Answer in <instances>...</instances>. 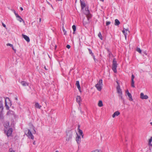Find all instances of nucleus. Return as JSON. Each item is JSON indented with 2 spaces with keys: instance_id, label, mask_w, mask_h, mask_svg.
I'll return each instance as SVG.
<instances>
[{
  "instance_id": "nucleus-6",
  "label": "nucleus",
  "mask_w": 152,
  "mask_h": 152,
  "mask_svg": "<svg viewBox=\"0 0 152 152\" xmlns=\"http://www.w3.org/2000/svg\"><path fill=\"white\" fill-rule=\"evenodd\" d=\"M12 132V128H10L7 131L6 133V135L8 137L11 136Z\"/></svg>"
},
{
  "instance_id": "nucleus-57",
  "label": "nucleus",
  "mask_w": 152,
  "mask_h": 152,
  "mask_svg": "<svg viewBox=\"0 0 152 152\" xmlns=\"http://www.w3.org/2000/svg\"><path fill=\"white\" fill-rule=\"evenodd\" d=\"M51 6L52 7V8H53V7H52V5H51Z\"/></svg>"
},
{
  "instance_id": "nucleus-46",
  "label": "nucleus",
  "mask_w": 152,
  "mask_h": 152,
  "mask_svg": "<svg viewBox=\"0 0 152 152\" xmlns=\"http://www.w3.org/2000/svg\"><path fill=\"white\" fill-rule=\"evenodd\" d=\"M34 133H36V131L34 129Z\"/></svg>"
},
{
  "instance_id": "nucleus-2",
  "label": "nucleus",
  "mask_w": 152,
  "mask_h": 152,
  "mask_svg": "<svg viewBox=\"0 0 152 152\" xmlns=\"http://www.w3.org/2000/svg\"><path fill=\"white\" fill-rule=\"evenodd\" d=\"M117 67V64L115 59L114 58L113 61V64L112 66V69L115 73L117 72L116 68Z\"/></svg>"
},
{
  "instance_id": "nucleus-40",
  "label": "nucleus",
  "mask_w": 152,
  "mask_h": 152,
  "mask_svg": "<svg viewBox=\"0 0 152 152\" xmlns=\"http://www.w3.org/2000/svg\"><path fill=\"white\" fill-rule=\"evenodd\" d=\"M125 30L126 31H128L129 33V31L128 30V29H125Z\"/></svg>"
},
{
  "instance_id": "nucleus-5",
  "label": "nucleus",
  "mask_w": 152,
  "mask_h": 152,
  "mask_svg": "<svg viewBox=\"0 0 152 152\" xmlns=\"http://www.w3.org/2000/svg\"><path fill=\"white\" fill-rule=\"evenodd\" d=\"M76 99L77 102L79 104V107H80V102L81 101V98L80 96H77L76 97ZM78 109H80V111H81V108L80 107H78Z\"/></svg>"
},
{
  "instance_id": "nucleus-52",
  "label": "nucleus",
  "mask_w": 152,
  "mask_h": 152,
  "mask_svg": "<svg viewBox=\"0 0 152 152\" xmlns=\"http://www.w3.org/2000/svg\"><path fill=\"white\" fill-rule=\"evenodd\" d=\"M100 1H103L104 0H100Z\"/></svg>"
},
{
  "instance_id": "nucleus-3",
  "label": "nucleus",
  "mask_w": 152,
  "mask_h": 152,
  "mask_svg": "<svg viewBox=\"0 0 152 152\" xmlns=\"http://www.w3.org/2000/svg\"><path fill=\"white\" fill-rule=\"evenodd\" d=\"M86 17V18H84L83 20V25L85 26L90 23L91 22L90 19L91 18L90 15L88 17Z\"/></svg>"
},
{
  "instance_id": "nucleus-37",
  "label": "nucleus",
  "mask_w": 152,
  "mask_h": 152,
  "mask_svg": "<svg viewBox=\"0 0 152 152\" xmlns=\"http://www.w3.org/2000/svg\"><path fill=\"white\" fill-rule=\"evenodd\" d=\"M94 151V152H102L101 151L98 150H96Z\"/></svg>"
},
{
  "instance_id": "nucleus-14",
  "label": "nucleus",
  "mask_w": 152,
  "mask_h": 152,
  "mask_svg": "<svg viewBox=\"0 0 152 152\" xmlns=\"http://www.w3.org/2000/svg\"><path fill=\"white\" fill-rule=\"evenodd\" d=\"M80 2L81 5L82 9H83L86 6V4L84 1L80 0Z\"/></svg>"
},
{
  "instance_id": "nucleus-39",
  "label": "nucleus",
  "mask_w": 152,
  "mask_h": 152,
  "mask_svg": "<svg viewBox=\"0 0 152 152\" xmlns=\"http://www.w3.org/2000/svg\"><path fill=\"white\" fill-rule=\"evenodd\" d=\"M66 47L67 48L69 49L70 48V46L69 45H67Z\"/></svg>"
},
{
  "instance_id": "nucleus-15",
  "label": "nucleus",
  "mask_w": 152,
  "mask_h": 152,
  "mask_svg": "<svg viewBox=\"0 0 152 152\" xmlns=\"http://www.w3.org/2000/svg\"><path fill=\"white\" fill-rule=\"evenodd\" d=\"M7 100L9 102H10V101L9 99L8 98H7V99H5V106L6 107L7 110H9V107L8 105H7Z\"/></svg>"
},
{
  "instance_id": "nucleus-26",
  "label": "nucleus",
  "mask_w": 152,
  "mask_h": 152,
  "mask_svg": "<svg viewBox=\"0 0 152 152\" xmlns=\"http://www.w3.org/2000/svg\"><path fill=\"white\" fill-rule=\"evenodd\" d=\"M72 28L73 31V33L74 34L76 30V27L75 26V25H73L72 26Z\"/></svg>"
},
{
  "instance_id": "nucleus-45",
  "label": "nucleus",
  "mask_w": 152,
  "mask_h": 152,
  "mask_svg": "<svg viewBox=\"0 0 152 152\" xmlns=\"http://www.w3.org/2000/svg\"><path fill=\"white\" fill-rule=\"evenodd\" d=\"M44 68L46 70H48V69L46 68L45 66Z\"/></svg>"
},
{
  "instance_id": "nucleus-41",
  "label": "nucleus",
  "mask_w": 152,
  "mask_h": 152,
  "mask_svg": "<svg viewBox=\"0 0 152 152\" xmlns=\"http://www.w3.org/2000/svg\"><path fill=\"white\" fill-rule=\"evenodd\" d=\"M2 25L3 26V27H6V26L5 25V24H4V23H2Z\"/></svg>"
},
{
  "instance_id": "nucleus-19",
  "label": "nucleus",
  "mask_w": 152,
  "mask_h": 152,
  "mask_svg": "<svg viewBox=\"0 0 152 152\" xmlns=\"http://www.w3.org/2000/svg\"><path fill=\"white\" fill-rule=\"evenodd\" d=\"M76 85L78 90L80 91L81 90V88L79 84V82L78 81H76Z\"/></svg>"
},
{
  "instance_id": "nucleus-10",
  "label": "nucleus",
  "mask_w": 152,
  "mask_h": 152,
  "mask_svg": "<svg viewBox=\"0 0 152 152\" xmlns=\"http://www.w3.org/2000/svg\"><path fill=\"white\" fill-rule=\"evenodd\" d=\"M148 97L147 95H144L143 93L140 94V98L142 99H147L148 98Z\"/></svg>"
},
{
  "instance_id": "nucleus-1",
  "label": "nucleus",
  "mask_w": 152,
  "mask_h": 152,
  "mask_svg": "<svg viewBox=\"0 0 152 152\" xmlns=\"http://www.w3.org/2000/svg\"><path fill=\"white\" fill-rule=\"evenodd\" d=\"M102 80L101 79L99 80L98 83L95 85V86L98 91H100L102 88Z\"/></svg>"
},
{
  "instance_id": "nucleus-18",
  "label": "nucleus",
  "mask_w": 152,
  "mask_h": 152,
  "mask_svg": "<svg viewBox=\"0 0 152 152\" xmlns=\"http://www.w3.org/2000/svg\"><path fill=\"white\" fill-rule=\"evenodd\" d=\"M120 114V112L118 111L115 112L112 115V117L113 118H114L116 116Z\"/></svg>"
},
{
  "instance_id": "nucleus-13",
  "label": "nucleus",
  "mask_w": 152,
  "mask_h": 152,
  "mask_svg": "<svg viewBox=\"0 0 152 152\" xmlns=\"http://www.w3.org/2000/svg\"><path fill=\"white\" fill-rule=\"evenodd\" d=\"M22 36L27 42H29L30 40V39L29 37L28 36H26V35L22 34Z\"/></svg>"
},
{
  "instance_id": "nucleus-53",
  "label": "nucleus",
  "mask_w": 152,
  "mask_h": 152,
  "mask_svg": "<svg viewBox=\"0 0 152 152\" xmlns=\"http://www.w3.org/2000/svg\"><path fill=\"white\" fill-rule=\"evenodd\" d=\"M17 14H18L17 13H15V16H16V15Z\"/></svg>"
},
{
  "instance_id": "nucleus-44",
  "label": "nucleus",
  "mask_w": 152,
  "mask_h": 152,
  "mask_svg": "<svg viewBox=\"0 0 152 152\" xmlns=\"http://www.w3.org/2000/svg\"><path fill=\"white\" fill-rule=\"evenodd\" d=\"M93 58H94V61H95V56H94V55H93Z\"/></svg>"
},
{
  "instance_id": "nucleus-32",
  "label": "nucleus",
  "mask_w": 152,
  "mask_h": 152,
  "mask_svg": "<svg viewBox=\"0 0 152 152\" xmlns=\"http://www.w3.org/2000/svg\"><path fill=\"white\" fill-rule=\"evenodd\" d=\"M62 28H63V31L64 32V35H66V31H65V29H64V27L63 26L62 27Z\"/></svg>"
},
{
  "instance_id": "nucleus-31",
  "label": "nucleus",
  "mask_w": 152,
  "mask_h": 152,
  "mask_svg": "<svg viewBox=\"0 0 152 152\" xmlns=\"http://www.w3.org/2000/svg\"><path fill=\"white\" fill-rule=\"evenodd\" d=\"M122 32L124 34L125 36V38H126L127 34L126 33L125 31V28H124V30L123 31H122Z\"/></svg>"
},
{
  "instance_id": "nucleus-34",
  "label": "nucleus",
  "mask_w": 152,
  "mask_h": 152,
  "mask_svg": "<svg viewBox=\"0 0 152 152\" xmlns=\"http://www.w3.org/2000/svg\"><path fill=\"white\" fill-rule=\"evenodd\" d=\"M119 96L120 97L121 99H123V98L122 96V93L119 94Z\"/></svg>"
},
{
  "instance_id": "nucleus-50",
  "label": "nucleus",
  "mask_w": 152,
  "mask_h": 152,
  "mask_svg": "<svg viewBox=\"0 0 152 152\" xmlns=\"http://www.w3.org/2000/svg\"><path fill=\"white\" fill-rule=\"evenodd\" d=\"M15 99V100H18V98L17 97H16Z\"/></svg>"
},
{
  "instance_id": "nucleus-48",
  "label": "nucleus",
  "mask_w": 152,
  "mask_h": 152,
  "mask_svg": "<svg viewBox=\"0 0 152 152\" xmlns=\"http://www.w3.org/2000/svg\"><path fill=\"white\" fill-rule=\"evenodd\" d=\"M35 144H36L35 142V141H34V142H33V144L34 145H35Z\"/></svg>"
},
{
  "instance_id": "nucleus-20",
  "label": "nucleus",
  "mask_w": 152,
  "mask_h": 152,
  "mask_svg": "<svg viewBox=\"0 0 152 152\" xmlns=\"http://www.w3.org/2000/svg\"><path fill=\"white\" fill-rule=\"evenodd\" d=\"M35 107L36 108L39 109H40L42 107L40 105L39 103L38 102H35Z\"/></svg>"
},
{
  "instance_id": "nucleus-17",
  "label": "nucleus",
  "mask_w": 152,
  "mask_h": 152,
  "mask_svg": "<svg viewBox=\"0 0 152 152\" xmlns=\"http://www.w3.org/2000/svg\"><path fill=\"white\" fill-rule=\"evenodd\" d=\"M4 109L2 102L1 101H0V113H1Z\"/></svg>"
},
{
  "instance_id": "nucleus-12",
  "label": "nucleus",
  "mask_w": 152,
  "mask_h": 152,
  "mask_svg": "<svg viewBox=\"0 0 152 152\" xmlns=\"http://www.w3.org/2000/svg\"><path fill=\"white\" fill-rule=\"evenodd\" d=\"M134 76L133 74H132V78H131V86L132 87L134 88L135 87V86L134 85Z\"/></svg>"
},
{
  "instance_id": "nucleus-30",
  "label": "nucleus",
  "mask_w": 152,
  "mask_h": 152,
  "mask_svg": "<svg viewBox=\"0 0 152 152\" xmlns=\"http://www.w3.org/2000/svg\"><path fill=\"white\" fill-rule=\"evenodd\" d=\"M7 46H10L11 47H12V49H13L14 50H15L14 48H13V45L11 44H10V43H8L7 44Z\"/></svg>"
},
{
  "instance_id": "nucleus-29",
  "label": "nucleus",
  "mask_w": 152,
  "mask_h": 152,
  "mask_svg": "<svg viewBox=\"0 0 152 152\" xmlns=\"http://www.w3.org/2000/svg\"><path fill=\"white\" fill-rule=\"evenodd\" d=\"M9 123H7L5 124H4V127L6 128H7L9 127Z\"/></svg>"
},
{
  "instance_id": "nucleus-8",
  "label": "nucleus",
  "mask_w": 152,
  "mask_h": 152,
  "mask_svg": "<svg viewBox=\"0 0 152 152\" xmlns=\"http://www.w3.org/2000/svg\"><path fill=\"white\" fill-rule=\"evenodd\" d=\"M85 14L86 15V17H88L90 15L91 16V17H92V15L90 14L89 11L87 8H85Z\"/></svg>"
},
{
  "instance_id": "nucleus-28",
  "label": "nucleus",
  "mask_w": 152,
  "mask_h": 152,
  "mask_svg": "<svg viewBox=\"0 0 152 152\" xmlns=\"http://www.w3.org/2000/svg\"><path fill=\"white\" fill-rule=\"evenodd\" d=\"M136 50L139 53H141L142 51H141V49H140V48H137Z\"/></svg>"
},
{
  "instance_id": "nucleus-27",
  "label": "nucleus",
  "mask_w": 152,
  "mask_h": 152,
  "mask_svg": "<svg viewBox=\"0 0 152 152\" xmlns=\"http://www.w3.org/2000/svg\"><path fill=\"white\" fill-rule=\"evenodd\" d=\"M98 36L101 40H102V37L100 32H99V33L98 34Z\"/></svg>"
},
{
  "instance_id": "nucleus-7",
  "label": "nucleus",
  "mask_w": 152,
  "mask_h": 152,
  "mask_svg": "<svg viewBox=\"0 0 152 152\" xmlns=\"http://www.w3.org/2000/svg\"><path fill=\"white\" fill-rule=\"evenodd\" d=\"M29 138H31V139L33 140L34 137L32 134L31 132L29 129L28 130V132L27 134Z\"/></svg>"
},
{
  "instance_id": "nucleus-16",
  "label": "nucleus",
  "mask_w": 152,
  "mask_h": 152,
  "mask_svg": "<svg viewBox=\"0 0 152 152\" xmlns=\"http://www.w3.org/2000/svg\"><path fill=\"white\" fill-rule=\"evenodd\" d=\"M21 84L23 86H28V83H27L26 82L23 81L20 82Z\"/></svg>"
},
{
  "instance_id": "nucleus-49",
  "label": "nucleus",
  "mask_w": 152,
  "mask_h": 152,
  "mask_svg": "<svg viewBox=\"0 0 152 152\" xmlns=\"http://www.w3.org/2000/svg\"><path fill=\"white\" fill-rule=\"evenodd\" d=\"M13 11L14 12L15 14V13H16L15 11L14 10H13Z\"/></svg>"
},
{
  "instance_id": "nucleus-25",
  "label": "nucleus",
  "mask_w": 152,
  "mask_h": 152,
  "mask_svg": "<svg viewBox=\"0 0 152 152\" xmlns=\"http://www.w3.org/2000/svg\"><path fill=\"white\" fill-rule=\"evenodd\" d=\"M17 20L20 22H21L22 21H23V23L25 22L24 21H23L22 18L20 16L19 17H18V18Z\"/></svg>"
},
{
  "instance_id": "nucleus-23",
  "label": "nucleus",
  "mask_w": 152,
  "mask_h": 152,
  "mask_svg": "<svg viewBox=\"0 0 152 152\" xmlns=\"http://www.w3.org/2000/svg\"><path fill=\"white\" fill-rule=\"evenodd\" d=\"M78 130L79 133L81 135L82 137H83V131L82 130L80 129L79 128H78Z\"/></svg>"
},
{
  "instance_id": "nucleus-11",
  "label": "nucleus",
  "mask_w": 152,
  "mask_h": 152,
  "mask_svg": "<svg viewBox=\"0 0 152 152\" xmlns=\"http://www.w3.org/2000/svg\"><path fill=\"white\" fill-rule=\"evenodd\" d=\"M126 93L127 95L129 97V100L130 101H132L133 100V99L132 97V95L131 94L129 93V91L128 90H127L126 91Z\"/></svg>"
},
{
  "instance_id": "nucleus-9",
  "label": "nucleus",
  "mask_w": 152,
  "mask_h": 152,
  "mask_svg": "<svg viewBox=\"0 0 152 152\" xmlns=\"http://www.w3.org/2000/svg\"><path fill=\"white\" fill-rule=\"evenodd\" d=\"M117 83L118 84V85L116 87L117 92L119 94H121V93H122V92L120 88V86L119 85L118 82H117Z\"/></svg>"
},
{
  "instance_id": "nucleus-35",
  "label": "nucleus",
  "mask_w": 152,
  "mask_h": 152,
  "mask_svg": "<svg viewBox=\"0 0 152 152\" xmlns=\"http://www.w3.org/2000/svg\"><path fill=\"white\" fill-rule=\"evenodd\" d=\"M110 23V21H107L106 23V26H108Z\"/></svg>"
},
{
  "instance_id": "nucleus-42",
  "label": "nucleus",
  "mask_w": 152,
  "mask_h": 152,
  "mask_svg": "<svg viewBox=\"0 0 152 152\" xmlns=\"http://www.w3.org/2000/svg\"><path fill=\"white\" fill-rule=\"evenodd\" d=\"M16 17L17 18H18V17H19L20 16L19 15H18V14H17L16 15Z\"/></svg>"
},
{
  "instance_id": "nucleus-38",
  "label": "nucleus",
  "mask_w": 152,
  "mask_h": 152,
  "mask_svg": "<svg viewBox=\"0 0 152 152\" xmlns=\"http://www.w3.org/2000/svg\"><path fill=\"white\" fill-rule=\"evenodd\" d=\"M152 140V138L151 137V138L149 139V143L150 144Z\"/></svg>"
},
{
  "instance_id": "nucleus-21",
  "label": "nucleus",
  "mask_w": 152,
  "mask_h": 152,
  "mask_svg": "<svg viewBox=\"0 0 152 152\" xmlns=\"http://www.w3.org/2000/svg\"><path fill=\"white\" fill-rule=\"evenodd\" d=\"M80 139L81 138L80 136L77 135V137L76 139V141L77 143H80Z\"/></svg>"
},
{
  "instance_id": "nucleus-56",
  "label": "nucleus",
  "mask_w": 152,
  "mask_h": 152,
  "mask_svg": "<svg viewBox=\"0 0 152 152\" xmlns=\"http://www.w3.org/2000/svg\"><path fill=\"white\" fill-rule=\"evenodd\" d=\"M58 1H62V0H58Z\"/></svg>"
},
{
  "instance_id": "nucleus-54",
  "label": "nucleus",
  "mask_w": 152,
  "mask_h": 152,
  "mask_svg": "<svg viewBox=\"0 0 152 152\" xmlns=\"http://www.w3.org/2000/svg\"><path fill=\"white\" fill-rule=\"evenodd\" d=\"M56 152H59V151H56Z\"/></svg>"
},
{
  "instance_id": "nucleus-55",
  "label": "nucleus",
  "mask_w": 152,
  "mask_h": 152,
  "mask_svg": "<svg viewBox=\"0 0 152 152\" xmlns=\"http://www.w3.org/2000/svg\"><path fill=\"white\" fill-rule=\"evenodd\" d=\"M150 124L152 125V122L150 123Z\"/></svg>"
},
{
  "instance_id": "nucleus-33",
  "label": "nucleus",
  "mask_w": 152,
  "mask_h": 152,
  "mask_svg": "<svg viewBox=\"0 0 152 152\" xmlns=\"http://www.w3.org/2000/svg\"><path fill=\"white\" fill-rule=\"evenodd\" d=\"M89 52L90 54H91V55H93V53H92L91 50L89 49H88Z\"/></svg>"
},
{
  "instance_id": "nucleus-43",
  "label": "nucleus",
  "mask_w": 152,
  "mask_h": 152,
  "mask_svg": "<svg viewBox=\"0 0 152 152\" xmlns=\"http://www.w3.org/2000/svg\"><path fill=\"white\" fill-rule=\"evenodd\" d=\"M20 10H21V11H22L23 10V8L22 7H20Z\"/></svg>"
},
{
  "instance_id": "nucleus-36",
  "label": "nucleus",
  "mask_w": 152,
  "mask_h": 152,
  "mask_svg": "<svg viewBox=\"0 0 152 152\" xmlns=\"http://www.w3.org/2000/svg\"><path fill=\"white\" fill-rule=\"evenodd\" d=\"M10 152H14V151L13 150L12 148H10L9 150Z\"/></svg>"
},
{
  "instance_id": "nucleus-51",
  "label": "nucleus",
  "mask_w": 152,
  "mask_h": 152,
  "mask_svg": "<svg viewBox=\"0 0 152 152\" xmlns=\"http://www.w3.org/2000/svg\"><path fill=\"white\" fill-rule=\"evenodd\" d=\"M4 132H6V130H4Z\"/></svg>"
},
{
  "instance_id": "nucleus-24",
  "label": "nucleus",
  "mask_w": 152,
  "mask_h": 152,
  "mask_svg": "<svg viewBox=\"0 0 152 152\" xmlns=\"http://www.w3.org/2000/svg\"><path fill=\"white\" fill-rule=\"evenodd\" d=\"M98 105L99 107H102L103 106L102 102V101L100 100L99 101Z\"/></svg>"
},
{
  "instance_id": "nucleus-47",
  "label": "nucleus",
  "mask_w": 152,
  "mask_h": 152,
  "mask_svg": "<svg viewBox=\"0 0 152 152\" xmlns=\"http://www.w3.org/2000/svg\"><path fill=\"white\" fill-rule=\"evenodd\" d=\"M41 22V18H40L39 19V22Z\"/></svg>"
},
{
  "instance_id": "nucleus-22",
  "label": "nucleus",
  "mask_w": 152,
  "mask_h": 152,
  "mask_svg": "<svg viewBox=\"0 0 152 152\" xmlns=\"http://www.w3.org/2000/svg\"><path fill=\"white\" fill-rule=\"evenodd\" d=\"M120 24L119 21L117 19H115V25L116 26H118Z\"/></svg>"
},
{
  "instance_id": "nucleus-4",
  "label": "nucleus",
  "mask_w": 152,
  "mask_h": 152,
  "mask_svg": "<svg viewBox=\"0 0 152 152\" xmlns=\"http://www.w3.org/2000/svg\"><path fill=\"white\" fill-rule=\"evenodd\" d=\"M72 132L71 131H68L67 132L66 136V140L69 141L70 140L72 137Z\"/></svg>"
}]
</instances>
